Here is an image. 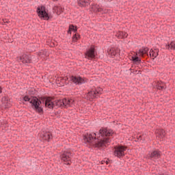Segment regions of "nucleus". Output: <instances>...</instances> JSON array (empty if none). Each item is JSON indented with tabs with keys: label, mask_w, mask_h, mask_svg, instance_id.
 <instances>
[{
	"label": "nucleus",
	"mask_w": 175,
	"mask_h": 175,
	"mask_svg": "<svg viewBox=\"0 0 175 175\" xmlns=\"http://www.w3.org/2000/svg\"><path fill=\"white\" fill-rule=\"evenodd\" d=\"M150 49L148 47L142 46L141 49L139 50L138 54L139 55H144V54H148V51Z\"/></svg>",
	"instance_id": "16"
},
{
	"label": "nucleus",
	"mask_w": 175,
	"mask_h": 175,
	"mask_svg": "<svg viewBox=\"0 0 175 175\" xmlns=\"http://www.w3.org/2000/svg\"><path fill=\"white\" fill-rule=\"evenodd\" d=\"M74 103H75V100L66 98V102H65L66 106H72V105H73Z\"/></svg>",
	"instance_id": "20"
},
{
	"label": "nucleus",
	"mask_w": 175,
	"mask_h": 175,
	"mask_svg": "<svg viewBox=\"0 0 175 175\" xmlns=\"http://www.w3.org/2000/svg\"><path fill=\"white\" fill-rule=\"evenodd\" d=\"M78 5L79 6H81V8H85L90 5V0H79L78 1Z\"/></svg>",
	"instance_id": "15"
},
{
	"label": "nucleus",
	"mask_w": 175,
	"mask_h": 175,
	"mask_svg": "<svg viewBox=\"0 0 175 175\" xmlns=\"http://www.w3.org/2000/svg\"><path fill=\"white\" fill-rule=\"evenodd\" d=\"M17 61H19V62H23V64H31L32 62V59L29 55L24 54L21 57H18Z\"/></svg>",
	"instance_id": "9"
},
{
	"label": "nucleus",
	"mask_w": 175,
	"mask_h": 175,
	"mask_svg": "<svg viewBox=\"0 0 175 175\" xmlns=\"http://www.w3.org/2000/svg\"><path fill=\"white\" fill-rule=\"evenodd\" d=\"M157 137H159V139H163L165 136H166V132L163 129H160L157 130L156 132Z\"/></svg>",
	"instance_id": "13"
},
{
	"label": "nucleus",
	"mask_w": 175,
	"mask_h": 175,
	"mask_svg": "<svg viewBox=\"0 0 175 175\" xmlns=\"http://www.w3.org/2000/svg\"><path fill=\"white\" fill-rule=\"evenodd\" d=\"M10 106H12V105H10V103H9V101H8L7 103H2V107L4 109H9V107H10Z\"/></svg>",
	"instance_id": "26"
},
{
	"label": "nucleus",
	"mask_w": 175,
	"mask_h": 175,
	"mask_svg": "<svg viewBox=\"0 0 175 175\" xmlns=\"http://www.w3.org/2000/svg\"><path fill=\"white\" fill-rule=\"evenodd\" d=\"M7 102H9V98L8 96H3L1 98V103H6Z\"/></svg>",
	"instance_id": "30"
},
{
	"label": "nucleus",
	"mask_w": 175,
	"mask_h": 175,
	"mask_svg": "<svg viewBox=\"0 0 175 175\" xmlns=\"http://www.w3.org/2000/svg\"><path fill=\"white\" fill-rule=\"evenodd\" d=\"M103 91V89H102L100 87H97L92 88L91 91H90L88 93L87 98L88 100H92L93 99H95L96 98H99V95L102 94V92Z\"/></svg>",
	"instance_id": "4"
},
{
	"label": "nucleus",
	"mask_w": 175,
	"mask_h": 175,
	"mask_svg": "<svg viewBox=\"0 0 175 175\" xmlns=\"http://www.w3.org/2000/svg\"><path fill=\"white\" fill-rule=\"evenodd\" d=\"M167 50H175V42H171L170 44L165 46Z\"/></svg>",
	"instance_id": "19"
},
{
	"label": "nucleus",
	"mask_w": 175,
	"mask_h": 175,
	"mask_svg": "<svg viewBox=\"0 0 175 175\" xmlns=\"http://www.w3.org/2000/svg\"><path fill=\"white\" fill-rule=\"evenodd\" d=\"M38 55H47V50H41L40 52H38Z\"/></svg>",
	"instance_id": "27"
},
{
	"label": "nucleus",
	"mask_w": 175,
	"mask_h": 175,
	"mask_svg": "<svg viewBox=\"0 0 175 175\" xmlns=\"http://www.w3.org/2000/svg\"><path fill=\"white\" fill-rule=\"evenodd\" d=\"M0 94H2V88L0 87Z\"/></svg>",
	"instance_id": "37"
},
{
	"label": "nucleus",
	"mask_w": 175,
	"mask_h": 175,
	"mask_svg": "<svg viewBox=\"0 0 175 175\" xmlns=\"http://www.w3.org/2000/svg\"><path fill=\"white\" fill-rule=\"evenodd\" d=\"M53 1H57V0H53Z\"/></svg>",
	"instance_id": "42"
},
{
	"label": "nucleus",
	"mask_w": 175,
	"mask_h": 175,
	"mask_svg": "<svg viewBox=\"0 0 175 175\" xmlns=\"http://www.w3.org/2000/svg\"><path fill=\"white\" fill-rule=\"evenodd\" d=\"M41 137L42 140H44L45 142H50V140L53 139V135L50 132H46L42 134Z\"/></svg>",
	"instance_id": "11"
},
{
	"label": "nucleus",
	"mask_w": 175,
	"mask_h": 175,
	"mask_svg": "<svg viewBox=\"0 0 175 175\" xmlns=\"http://www.w3.org/2000/svg\"><path fill=\"white\" fill-rule=\"evenodd\" d=\"M31 94V95H35V92L32 91Z\"/></svg>",
	"instance_id": "38"
},
{
	"label": "nucleus",
	"mask_w": 175,
	"mask_h": 175,
	"mask_svg": "<svg viewBox=\"0 0 175 175\" xmlns=\"http://www.w3.org/2000/svg\"><path fill=\"white\" fill-rule=\"evenodd\" d=\"M109 55L111 57H112V58H114V57H118V55H120L118 53V50L114 48L109 50Z\"/></svg>",
	"instance_id": "17"
},
{
	"label": "nucleus",
	"mask_w": 175,
	"mask_h": 175,
	"mask_svg": "<svg viewBox=\"0 0 175 175\" xmlns=\"http://www.w3.org/2000/svg\"><path fill=\"white\" fill-rule=\"evenodd\" d=\"M66 80H68V78H66V79H65V81H66Z\"/></svg>",
	"instance_id": "41"
},
{
	"label": "nucleus",
	"mask_w": 175,
	"mask_h": 175,
	"mask_svg": "<svg viewBox=\"0 0 175 175\" xmlns=\"http://www.w3.org/2000/svg\"><path fill=\"white\" fill-rule=\"evenodd\" d=\"M124 38H128V33L123 32V39H124Z\"/></svg>",
	"instance_id": "32"
},
{
	"label": "nucleus",
	"mask_w": 175,
	"mask_h": 175,
	"mask_svg": "<svg viewBox=\"0 0 175 175\" xmlns=\"http://www.w3.org/2000/svg\"><path fill=\"white\" fill-rule=\"evenodd\" d=\"M69 28H71V31H72L75 33L77 32V26L70 25Z\"/></svg>",
	"instance_id": "29"
},
{
	"label": "nucleus",
	"mask_w": 175,
	"mask_h": 175,
	"mask_svg": "<svg viewBox=\"0 0 175 175\" xmlns=\"http://www.w3.org/2000/svg\"><path fill=\"white\" fill-rule=\"evenodd\" d=\"M109 2H111V1H113V0H108Z\"/></svg>",
	"instance_id": "40"
},
{
	"label": "nucleus",
	"mask_w": 175,
	"mask_h": 175,
	"mask_svg": "<svg viewBox=\"0 0 175 175\" xmlns=\"http://www.w3.org/2000/svg\"><path fill=\"white\" fill-rule=\"evenodd\" d=\"M161 154H162V152L159 150H152L150 153L148 154V155H149V158H151L153 159H159V158H161Z\"/></svg>",
	"instance_id": "10"
},
{
	"label": "nucleus",
	"mask_w": 175,
	"mask_h": 175,
	"mask_svg": "<svg viewBox=\"0 0 175 175\" xmlns=\"http://www.w3.org/2000/svg\"><path fill=\"white\" fill-rule=\"evenodd\" d=\"M158 55H159L158 51H154V50L150 49V56L153 57L152 59H155V58H157L158 57Z\"/></svg>",
	"instance_id": "18"
},
{
	"label": "nucleus",
	"mask_w": 175,
	"mask_h": 175,
	"mask_svg": "<svg viewBox=\"0 0 175 175\" xmlns=\"http://www.w3.org/2000/svg\"><path fill=\"white\" fill-rule=\"evenodd\" d=\"M166 88L165 87V85L163 83H159L157 85V90H160L161 91H163V90H165Z\"/></svg>",
	"instance_id": "25"
},
{
	"label": "nucleus",
	"mask_w": 175,
	"mask_h": 175,
	"mask_svg": "<svg viewBox=\"0 0 175 175\" xmlns=\"http://www.w3.org/2000/svg\"><path fill=\"white\" fill-rule=\"evenodd\" d=\"M96 13H103V9L102 8H97L94 10Z\"/></svg>",
	"instance_id": "31"
},
{
	"label": "nucleus",
	"mask_w": 175,
	"mask_h": 175,
	"mask_svg": "<svg viewBox=\"0 0 175 175\" xmlns=\"http://www.w3.org/2000/svg\"><path fill=\"white\" fill-rule=\"evenodd\" d=\"M67 32H68V33H70V34L72 33V28L69 27Z\"/></svg>",
	"instance_id": "33"
},
{
	"label": "nucleus",
	"mask_w": 175,
	"mask_h": 175,
	"mask_svg": "<svg viewBox=\"0 0 175 175\" xmlns=\"http://www.w3.org/2000/svg\"><path fill=\"white\" fill-rule=\"evenodd\" d=\"M104 162H105V163H106L107 165H109V162H110V160L108 159H107L106 161H104Z\"/></svg>",
	"instance_id": "35"
},
{
	"label": "nucleus",
	"mask_w": 175,
	"mask_h": 175,
	"mask_svg": "<svg viewBox=\"0 0 175 175\" xmlns=\"http://www.w3.org/2000/svg\"><path fill=\"white\" fill-rule=\"evenodd\" d=\"M126 148H128V147L125 146H116L113 154L118 158H123V157H125V150Z\"/></svg>",
	"instance_id": "5"
},
{
	"label": "nucleus",
	"mask_w": 175,
	"mask_h": 175,
	"mask_svg": "<svg viewBox=\"0 0 175 175\" xmlns=\"http://www.w3.org/2000/svg\"><path fill=\"white\" fill-rule=\"evenodd\" d=\"M30 104L31 105L33 110H35L36 113H38V114H43V107L40 106V105H42V101L38 97H31Z\"/></svg>",
	"instance_id": "2"
},
{
	"label": "nucleus",
	"mask_w": 175,
	"mask_h": 175,
	"mask_svg": "<svg viewBox=\"0 0 175 175\" xmlns=\"http://www.w3.org/2000/svg\"><path fill=\"white\" fill-rule=\"evenodd\" d=\"M124 31H118L116 34V38H118V39H124Z\"/></svg>",
	"instance_id": "23"
},
{
	"label": "nucleus",
	"mask_w": 175,
	"mask_h": 175,
	"mask_svg": "<svg viewBox=\"0 0 175 175\" xmlns=\"http://www.w3.org/2000/svg\"><path fill=\"white\" fill-rule=\"evenodd\" d=\"M85 55L88 59H95V45L90 46V48L85 52Z\"/></svg>",
	"instance_id": "8"
},
{
	"label": "nucleus",
	"mask_w": 175,
	"mask_h": 175,
	"mask_svg": "<svg viewBox=\"0 0 175 175\" xmlns=\"http://www.w3.org/2000/svg\"><path fill=\"white\" fill-rule=\"evenodd\" d=\"M55 106V103H53V101L50 98H48L47 100H46L45 107H48V109H54Z\"/></svg>",
	"instance_id": "12"
},
{
	"label": "nucleus",
	"mask_w": 175,
	"mask_h": 175,
	"mask_svg": "<svg viewBox=\"0 0 175 175\" xmlns=\"http://www.w3.org/2000/svg\"><path fill=\"white\" fill-rule=\"evenodd\" d=\"M159 175H170V174L165 172L163 174H159Z\"/></svg>",
	"instance_id": "36"
},
{
	"label": "nucleus",
	"mask_w": 175,
	"mask_h": 175,
	"mask_svg": "<svg viewBox=\"0 0 175 175\" xmlns=\"http://www.w3.org/2000/svg\"><path fill=\"white\" fill-rule=\"evenodd\" d=\"M32 97L33 96L29 97V96L26 95L23 96V102H29V103H31V100H32Z\"/></svg>",
	"instance_id": "21"
},
{
	"label": "nucleus",
	"mask_w": 175,
	"mask_h": 175,
	"mask_svg": "<svg viewBox=\"0 0 175 175\" xmlns=\"http://www.w3.org/2000/svg\"><path fill=\"white\" fill-rule=\"evenodd\" d=\"M72 42H77V40H79L80 39V36L79 33H75L72 38Z\"/></svg>",
	"instance_id": "24"
},
{
	"label": "nucleus",
	"mask_w": 175,
	"mask_h": 175,
	"mask_svg": "<svg viewBox=\"0 0 175 175\" xmlns=\"http://www.w3.org/2000/svg\"><path fill=\"white\" fill-rule=\"evenodd\" d=\"M37 14L40 18H43V20H46V21L53 18V15L49 13V10H46V7L44 5H41L40 7L37 8Z\"/></svg>",
	"instance_id": "3"
},
{
	"label": "nucleus",
	"mask_w": 175,
	"mask_h": 175,
	"mask_svg": "<svg viewBox=\"0 0 175 175\" xmlns=\"http://www.w3.org/2000/svg\"><path fill=\"white\" fill-rule=\"evenodd\" d=\"M114 131L111 129L107 130V129L105 127H102L98 132L95 133L94 135L95 137L92 136V134H88L85 133L83 135V141L85 143H91L94 139H97L98 141L95 144V147L100 148V147H105L106 144H109L110 142V138H109V136H111L113 135ZM107 137L104 138L103 139H100V137Z\"/></svg>",
	"instance_id": "1"
},
{
	"label": "nucleus",
	"mask_w": 175,
	"mask_h": 175,
	"mask_svg": "<svg viewBox=\"0 0 175 175\" xmlns=\"http://www.w3.org/2000/svg\"><path fill=\"white\" fill-rule=\"evenodd\" d=\"M60 159L63 162H66L65 165H69L72 163V152L64 151L60 155Z\"/></svg>",
	"instance_id": "6"
},
{
	"label": "nucleus",
	"mask_w": 175,
	"mask_h": 175,
	"mask_svg": "<svg viewBox=\"0 0 175 175\" xmlns=\"http://www.w3.org/2000/svg\"><path fill=\"white\" fill-rule=\"evenodd\" d=\"M129 70H131V72H132V68H130Z\"/></svg>",
	"instance_id": "39"
},
{
	"label": "nucleus",
	"mask_w": 175,
	"mask_h": 175,
	"mask_svg": "<svg viewBox=\"0 0 175 175\" xmlns=\"http://www.w3.org/2000/svg\"><path fill=\"white\" fill-rule=\"evenodd\" d=\"M70 80L76 85H81L82 84H85V83L88 81L87 79L85 78L76 76H71Z\"/></svg>",
	"instance_id": "7"
},
{
	"label": "nucleus",
	"mask_w": 175,
	"mask_h": 175,
	"mask_svg": "<svg viewBox=\"0 0 175 175\" xmlns=\"http://www.w3.org/2000/svg\"><path fill=\"white\" fill-rule=\"evenodd\" d=\"M48 98L49 97L41 96L39 97L38 99L41 101V104L44 103V105H46V100H47Z\"/></svg>",
	"instance_id": "28"
},
{
	"label": "nucleus",
	"mask_w": 175,
	"mask_h": 175,
	"mask_svg": "<svg viewBox=\"0 0 175 175\" xmlns=\"http://www.w3.org/2000/svg\"><path fill=\"white\" fill-rule=\"evenodd\" d=\"M65 102H66V98L56 100L55 101V106L62 107V106H66Z\"/></svg>",
	"instance_id": "14"
},
{
	"label": "nucleus",
	"mask_w": 175,
	"mask_h": 175,
	"mask_svg": "<svg viewBox=\"0 0 175 175\" xmlns=\"http://www.w3.org/2000/svg\"><path fill=\"white\" fill-rule=\"evenodd\" d=\"M132 59H133V62H135V64H136V62H137L138 64L142 63V59L137 56L133 57Z\"/></svg>",
	"instance_id": "22"
},
{
	"label": "nucleus",
	"mask_w": 175,
	"mask_h": 175,
	"mask_svg": "<svg viewBox=\"0 0 175 175\" xmlns=\"http://www.w3.org/2000/svg\"><path fill=\"white\" fill-rule=\"evenodd\" d=\"M142 137H143V136L139 135L137 137V140H142Z\"/></svg>",
	"instance_id": "34"
}]
</instances>
